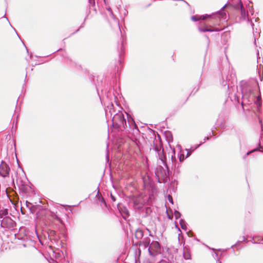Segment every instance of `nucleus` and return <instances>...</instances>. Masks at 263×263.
Here are the masks:
<instances>
[{
	"label": "nucleus",
	"mask_w": 263,
	"mask_h": 263,
	"mask_svg": "<svg viewBox=\"0 0 263 263\" xmlns=\"http://www.w3.org/2000/svg\"><path fill=\"white\" fill-rule=\"evenodd\" d=\"M149 243V241H148V242L145 241L144 242V245H145V247H146V246H148Z\"/></svg>",
	"instance_id": "nucleus-12"
},
{
	"label": "nucleus",
	"mask_w": 263,
	"mask_h": 263,
	"mask_svg": "<svg viewBox=\"0 0 263 263\" xmlns=\"http://www.w3.org/2000/svg\"><path fill=\"white\" fill-rule=\"evenodd\" d=\"M202 31L203 32H206V31H212V29H202Z\"/></svg>",
	"instance_id": "nucleus-10"
},
{
	"label": "nucleus",
	"mask_w": 263,
	"mask_h": 263,
	"mask_svg": "<svg viewBox=\"0 0 263 263\" xmlns=\"http://www.w3.org/2000/svg\"><path fill=\"white\" fill-rule=\"evenodd\" d=\"M239 7L240 8L241 13V14L242 15L245 13V10L243 9V5L241 3L237 6L238 9H239Z\"/></svg>",
	"instance_id": "nucleus-5"
},
{
	"label": "nucleus",
	"mask_w": 263,
	"mask_h": 263,
	"mask_svg": "<svg viewBox=\"0 0 263 263\" xmlns=\"http://www.w3.org/2000/svg\"><path fill=\"white\" fill-rule=\"evenodd\" d=\"M49 237L51 239L58 240L59 239L58 237L56 236V232L54 230H50L48 232Z\"/></svg>",
	"instance_id": "nucleus-3"
},
{
	"label": "nucleus",
	"mask_w": 263,
	"mask_h": 263,
	"mask_svg": "<svg viewBox=\"0 0 263 263\" xmlns=\"http://www.w3.org/2000/svg\"><path fill=\"white\" fill-rule=\"evenodd\" d=\"M184 258L186 259L190 258V255L189 254H184Z\"/></svg>",
	"instance_id": "nucleus-8"
},
{
	"label": "nucleus",
	"mask_w": 263,
	"mask_h": 263,
	"mask_svg": "<svg viewBox=\"0 0 263 263\" xmlns=\"http://www.w3.org/2000/svg\"><path fill=\"white\" fill-rule=\"evenodd\" d=\"M10 168L8 165L4 161H2L0 164V175L3 177H6L9 176Z\"/></svg>",
	"instance_id": "nucleus-1"
},
{
	"label": "nucleus",
	"mask_w": 263,
	"mask_h": 263,
	"mask_svg": "<svg viewBox=\"0 0 263 263\" xmlns=\"http://www.w3.org/2000/svg\"><path fill=\"white\" fill-rule=\"evenodd\" d=\"M168 200H169L171 202L173 203V199H172V196H171L168 195Z\"/></svg>",
	"instance_id": "nucleus-9"
},
{
	"label": "nucleus",
	"mask_w": 263,
	"mask_h": 263,
	"mask_svg": "<svg viewBox=\"0 0 263 263\" xmlns=\"http://www.w3.org/2000/svg\"><path fill=\"white\" fill-rule=\"evenodd\" d=\"M260 97H258L257 98V100H259L260 99Z\"/></svg>",
	"instance_id": "nucleus-16"
},
{
	"label": "nucleus",
	"mask_w": 263,
	"mask_h": 263,
	"mask_svg": "<svg viewBox=\"0 0 263 263\" xmlns=\"http://www.w3.org/2000/svg\"><path fill=\"white\" fill-rule=\"evenodd\" d=\"M89 2L90 4H94L95 3V0H89Z\"/></svg>",
	"instance_id": "nucleus-13"
},
{
	"label": "nucleus",
	"mask_w": 263,
	"mask_h": 263,
	"mask_svg": "<svg viewBox=\"0 0 263 263\" xmlns=\"http://www.w3.org/2000/svg\"><path fill=\"white\" fill-rule=\"evenodd\" d=\"M189 154H187V157H189Z\"/></svg>",
	"instance_id": "nucleus-17"
},
{
	"label": "nucleus",
	"mask_w": 263,
	"mask_h": 263,
	"mask_svg": "<svg viewBox=\"0 0 263 263\" xmlns=\"http://www.w3.org/2000/svg\"><path fill=\"white\" fill-rule=\"evenodd\" d=\"M205 18V16H203L202 17V16H198V15H194V16H192L191 17V20L193 21H197L201 19L204 20Z\"/></svg>",
	"instance_id": "nucleus-4"
},
{
	"label": "nucleus",
	"mask_w": 263,
	"mask_h": 263,
	"mask_svg": "<svg viewBox=\"0 0 263 263\" xmlns=\"http://www.w3.org/2000/svg\"><path fill=\"white\" fill-rule=\"evenodd\" d=\"M16 182L18 185H21L22 181H20L18 179H16Z\"/></svg>",
	"instance_id": "nucleus-11"
},
{
	"label": "nucleus",
	"mask_w": 263,
	"mask_h": 263,
	"mask_svg": "<svg viewBox=\"0 0 263 263\" xmlns=\"http://www.w3.org/2000/svg\"><path fill=\"white\" fill-rule=\"evenodd\" d=\"M174 216L176 219H178L180 217L181 214L178 211H175L174 212Z\"/></svg>",
	"instance_id": "nucleus-6"
},
{
	"label": "nucleus",
	"mask_w": 263,
	"mask_h": 263,
	"mask_svg": "<svg viewBox=\"0 0 263 263\" xmlns=\"http://www.w3.org/2000/svg\"><path fill=\"white\" fill-rule=\"evenodd\" d=\"M111 198L114 201H115V198L114 196H111Z\"/></svg>",
	"instance_id": "nucleus-14"
},
{
	"label": "nucleus",
	"mask_w": 263,
	"mask_h": 263,
	"mask_svg": "<svg viewBox=\"0 0 263 263\" xmlns=\"http://www.w3.org/2000/svg\"><path fill=\"white\" fill-rule=\"evenodd\" d=\"M216 263H221V262L220 261H219V260H217L216 261Z\"/></svg>",
	"instance_id": "nucleus-15"
},
{
	"label": "nucleus",
	"mask_w": 263,
	"mask_h": 263,
	"mask_svg": "<svg viewBox=\"0 0 263 263\" xmlns=\"http://www.w3.org/2000/svg\"><path fill=\"white\" fill-rule=\"evenodd\" d=\"M184 159V156L183 154H181L180 155V157H179V160L180 161H183Z\"/></svg>",
	"instance_id": "nucleus-7"
},
{
	"label": "nucleus",
	"mask_w": 263,
	"mask_h": 263,
	"mask_svg": "<svg viewBox=\"0 0 263 263\" xmlns=\"http://www.w3.org/2000/svg\"><path fill=\"white\" fill-rule=\"evenodd\" d=\"M151 254L158 252L160 250V246L158 241H153L149 245L148 248Z\"/></svg>",
	"instance_id": "nucleus-2"
}]
</instances>
